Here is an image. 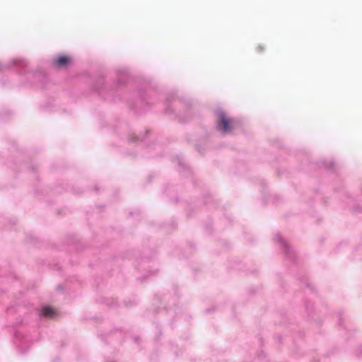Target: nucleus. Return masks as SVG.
Segmentation results:
<instances>
[{
  "instance_id": "obj_1",
  "label": "nucleus",
  "mask_w": 362,
  "mask_h": 362,
  "mask_svg": "<svg viewBox=\"0 0 362 362\" xmlns=\"http://www.w3.org/2000/svg\"><path fill=\"white\" fill-rule=\"evenodd\" d=\"M218 127L220 130L225 133H229L232 131L234 127L233 119L228 118L224 112L218 114Z\"/></svg>"
},
{
  "instance_id": "obj_3",
  "label": "nucleus",
  "mask_w": 362,
  "mask_h": 362,
  "mask_svg": "<svg viewBox=\"0 0 362 362\" xmlns=\"http://www.w3.org/2000/svg\"><path fill=\"white\" fill-rule=\"evenodd\" d=\"M56 315V310L51 307H44L41 310V315L45 317H52Z\"/></svg>"
},
{
  "instance_id": "obj_2",
  "label": "nucleus",
  "mask_w": 362,
  "mask_h": 362,
  "mask_svg": "<svg viewBox=\"0 0 362 362\" xmlns=\"http://www.w3.org/2000/svg\"><path fill=\"white\" fill-rule=\"evenodd\" d=\"M71 58L66 55H60L54 59L53 64L56 68L66 67L71 63Z\"/></svg>"
},
{
  "instance_id": "obj_4",
  "label": "nucleus",
  "mask_w": 362,
  "mask_h": 362,
  "mask_svg": "<svg viewBox=\"0 0 362 362\" xmlns=\"http://www.w3.org/2000/svg\"><path fill=\"white\" fill-rule=\"evenodd\" d=\"M257 49L259 51V52H262L264 50V47L262 45H259L257 47Z\"/></svg>"
}]
</instances>
